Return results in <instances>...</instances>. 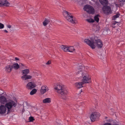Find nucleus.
<instances>
[{"instance_id": "ea45409f", "label": "nucleus", "mask_w": 125, "mask_h": 125, "mask_svg": "<svg viewBox=\"0 0 125 125\" xmlns=\"http://www.w3.org/2000/svg\"><path fill=\"white\" fill-rule=\"evenodd\" d=\"M102 57V56H101V57ZM101 59H102V58H101Z\"/></svg>"}, {"instance_id": "aec40b11", "label": "nucleus", "mask_w": 125, "mask_h": 125, "mask_svg": "<svg viewBox=\"0 0 125 125\" xmlns=\"http://www.w3.org/2000/svg\"><path fill=\"white\" fill-rule=\"evenodd\" d=\"M100 17V15L99 14H97L94 17V21H95L97 23L98 22L99 20V17Z\"/></svg>"}, {"instance_id": "a211bd4d", "label": "nucleus", "mask_w": 125, "mask_h": 125, "mask_svg": "<svg viewBox=\"0 0 125 125\" xmlns=\"http://www.w3.org/2000/svg\"><path fill=\"white\" fill-rule=\"evenodd\" d=\"M83 83L82 82H79L77 83H75V86L77 88H80L82 87L83 86Z\"/></svg>"}, {"instance_id": "72a5a7b5", "label": "nucleus", "mask_w": 125, "mask_h": 125, "mask_svg": "<svg viewBox=\"0 0 125 125\" xmlns=\"http://www.w3.org/2000/svg\"><path fill=\"white\" fill-rule=\"evenodd\" d=\"M117 32L118 31H120V29H117Z\"/></svg>"}, {"instance_id": "4468645a", "label": "nucleus", "mask_w": 125, "mask_h": 125, "mask_svg": "<svg viewBox=\"0 0 125 125\" xmlns=\"http://www.w3.org/2000/svg\"><path fill=\"white\" fill-rule=\"evenodd\" d=\"M10 3L6 0H0V7L9 6Z\"/></svg>"}, {"instance_id": "9b49d317", "label": "nucleus", "mask_w": 125, "mask_h": 125, "mask_svg": "<svg viewBox=\"0 0 125 125\" xmlns=\"http://www.w3.org/2000/svg\"><path fill=\"white\" fill-rule=\"evenodd\" d=\"M36 85L35 83L30 82L27 84L26 87L28 89L31 90L36 87Z\"/></svg>"}, {"instance_id": "bb28decb", "label": "nucleus", "mask_w": 125, "mask_h": 125, "mask_svg": "<svg viewBox=\"0 0 125 125\" xmlns=\"http://www.w3.org/2000/svg\"><path fill=\"white\" fill-rule=\"evenodd\" d=\"M4 25L3 24L1 23H0V29L3 28L4 27Z\"/></svg>"}, {"instance_id": "5701e85b", "label": "nucleus", "mask_w": 125, "mask_h": 125, "mask_svg": "<svg viewBox=\"0 0 125 125\" xmlns=\"http://www.w3.org/2000/svg\"><path fill=\"white\" fill-rule=\"evenodd\" d=\"M37 91V89H33L30 92V94L31 95H33L35 94Z\"/></svg>"}, {"instance_id": "a878e982", "label": "nucleus", "mask_w": 125, "mask_h": 125, "mask_svg": "<svg viewBox=\"0 0 125 125\" xmlns=\"http://www.w3.org/2000/svg\"><path fill=\"white\" fill-rule=\"evenodd\" d=\"M29 122H32L34 120V119L33 117L30 116L29 118Z\"/></svg>"}, {"instance_id": "f257e3e1", "label": "nucleus", "mask_w": 125, "mask_h": 125, "mask_svg": "<svg viewBox=\"0 0 125 125\" xmlns=\"http://www.w3.org/2000/svg\"><path fill=\"white\" fill-rule=\"evenodd\" d=\"M84 67L83 66L76 65V73L80 76H82L83 79L82 82L83 83H87L91 82V78L87 73L83 71Z\"/></svg>"}, {"instance_id": "f8f14e48", "label": "nucleus", "mask_w": 125, "mask_h": 125, "mask_svg": "<svg viewBox=\"0 0 125 125\" xmlns=\"http://www.w3.org/2000/svg\"><path fill=\"white\" fill-rule=\"evenodd\" d=\"M49 90L48 87L46 85H43L41 88L40 92L42 94H43Z\"/></svg>"}, {"instance_id": "2f4dec72", "label": "nucleus", "mask_w": 125, "mask_h": 125, "mask_svg": "<svg viewBox=\"0 0 125 125\" xmlns=\"http://www.w3.org/2000/svg\"><path fill=\"white\" fill-rule=\"evenodd\" d=\"M22 111V113H23L25 111L24 109V106L23 107V109L21 110Z\"/></svg>"}, {"instance_id": "4c0bfd02", "label": "nucleus", "mask_w": 125, "mask_h": 125, "mask_svg": "<svg viewBox=\"0 0 125 125\" xmlns=\"http://www.w3.org/2000/svg\"><path fill=\"white\" fill-rule=\"evenodd\" d=\"M120 1H123L125 2V0H120Z\"/></svg>"}, {"instance_id": "6e6552de", "label": "nucleus", "mask_w": 125, "mask_h": 125, "mask_svg": "<svg viewBox=\"0 0 125 125\" xmlns=\"http://www.w3.org/2000/svg\"><path fill=\"white\" fill-rule=\"evenodd\" d=\"M84 10L86 11L88 13L94 14V13L95 10L94 8L92 6L89 5H85L83 8Z\"/></svg>"}, {"instance_id": "b1692460", "label": "nucleus", "mask_w": 125, "mask_h": 125, "mask_svg": "<svg viewBox=\"0 0 125 125\" xmlns=\"http://www.w3.org/2000/svg\"><path fill=\"white\" fill-rule=\"evenodd\" d=\"M120 15V14H119V13H117L116 15H114L112 17V20H115L116 18H118L119 17Z\"/></svg>"}, {"instance_id": "6ab92c4d", "label": "nucleus", "mask_w": 125, "mask_h": 125, "mask_svg": "<svg viewBox=\"0 0 125 125\" xmlns=\"http://www.w3.org/2000/svg\"><path fill=\"white\" fill-rule=\"evenodd\" d=\"M12 69L14 68L15 70L18 69L20 67V65L17 63H15L13 64L12 65Z\"/></svg>"}, {"instance_id": "c85d7f7f", "label": "nucleus", "mask_w": 125, "mask_h": 125, "mask_svg": "<svg viewBox=\"0 0 125 125\" xmlns=\"http://www.w3.org/2000/svg\"><path fill=\"white\" fill-rule=\"evenodd\" d=\"M51 63V62L50 61H49L46 63V64L48 65L50 64Z\"/></svg>"}, {"instance_id": "4be33fe9", "label": "nucleus", "mask_w": 125, "mask_h": 125, "mask_svg": "<svg viewBox=\"0 0 125 125\" xmlns=\"http://www.w3.org/2000/svg\"><path fill=\"white\" fill-rule=\"evenodd\" d=\"M50 20L48 19H45V20L43 22V25L44 26H45L47 25L50 22Z\"/></svg>"}, {"instance_id": "9d476101", "label": "nucleus", "mask_w": 125, "mask_h": 125, "mask_svg": "<svg viewBox=\"0 0 125 125\" xmlns=\"http://www.w3.org/2000/svg\"><path fill=\"white\" fill-rule=\"evenodd\" d=\"M102 10L104 13L107 14H110L112 12L111 8L109 6H104L102 8Z\"/></svg>"}, {"instance_id": "c756f323", "label": "nucleus", "mask_w": 125, "mask_h": 125, "mask_svg": "<svg viewBox=\"0 0 125 125\" xmlns=\"http://www.w3.org/2000/svg\"><path fill=\"white\" fill-rule=\"evenodd\" d=\"M19 58L17 57H15V60H14L15 61H19Z\"/></svg>"}, {"instance_id": "f704fd0d", "label": "nucleus", "mask_w": 125, "mask_h": 125, "mask_svg": "<svg viewBox=\"0 0 125 125\" xmlns=\"http://www.w3.org/2000/svg\"><path fill=\"white\" fill-rule=\"evenodd\" d=\"M82 102H80V104H77V105H78V106H79V105H81V104H82Z\"/></svg>"}, {"instance_id": "7ed1b4c3", "label": "nucleus", "mask_w": 125, "mask_h": 125, "mask_svg": "<svg viewBox=\"0 0 125 125\" xmlns=\"http://www.w3.org/2000/svg\"><path fill=\"white\" fill-rule=\"evenodd\" d=\"M84 42L92 49H94L95 48V45L98 48H101L103 46L102 42L101 40L99 39L95 40L92 38H90V40L88 39H85Z\"/></svg>"}, {"instance_id": "7c9ffc66", "label": "nucleus", "mask_w": 125, "mask_h": 125, "mask_svg": "<svg viewBox=\"0 0 125 125\" xmlns=\"http://www.w3.org/2000/svg\"><path fill=\"white\" fill-rule=\"evenodd\" d=\"M60 64L61 65V66L62 67H63L64 66V65H63V64L64 63V62H60Z\"/></svg>"}, {"instance_id": "a19ab883", "label": "nucleus", "mask_w": 125, "mask_h": 125, "mask_svg": "<svg viewBox=\"0 0 125 125\" xmlns=\"http://www.w3.org/2000/svg\"><path fill=\"white\" fill-rule=\"evenodd\" d=\"M76 107H77V106H76Z\"/></svg>"}, {"instance_id": "2eb2a0df", "label": "nucleus", "mask_w": 125, "mask_h": 125, "mask_svg": "<svg viewBox=\"0 0 125 125\" xmlns=\"http://www.w3.org/2000/svg\"><path fill=\"white\" fill-rule=\"evenodd\" d=\"M5 71L7 73H10L12 69V67L11 65H8L6 66L5 68Z\"/></svg>"}, {"instance_id": "1a4fd4ad", "label": "nucleus", "mask_w": 125, "mask_h": 125, "mask_svg": "<svg viewBox=\"0 0 125 125\" xmlns=\"http://www.w3.org/2000/svg\"><path fill=\"white\" fill-rule=\"evenodd\" d=\"M100 116V114L98 112H96L93 113L90 116V119L92 122H94L97 120Z\"/></svg>"}, {"instance_id": "f3484780", "label": "nucleus", "mask_w": 125, "mask_h": 125, "mask_svg": "<svg viewBox=\"0 0 125 125\" xmlns=\"http://www.w3.org/2000/svg\"><path fill=\"white\" fill-rule=\"evenodd\" d=\"M51 99L50 98H47L43 99L42 100L43 103L45 104L47 103H50L51 102Z\"/></svg>"}, {"instance_id": "473e14b6", "label": "nucleus", "mask_w": 125, "mask_h": 125, "mask_svg": "<svg viewBox=\"0 0 125 125\" xmlns=\"http://www.w3.org/2000/svg\"><path fill=\"white\" fill-rule=\"evenodd\" d=\"M11 26L10 25H8L7 26V27L9 28H10L11 27Z\"/></svg>"}, {"instance_id": "0eeeda50", "label": "nucleus", "mask_w": 125, "mask_h": 125, "mask_svg": "<svg viewBox=\"0 0 125 125\" xmlns=\"http://www.w3.org/2000/svg\"><path fill=\"white\" fill-rule=\"evenodd\" d=\"M22 76L21 77V78L23 80H26L28 79H31L32 77L30 75H27V74L29 72L28 69H25L22 71Z\"/></svg>"}, {"instance_id": "f03ea898", "label": "nucleus", "mask_w": 125, "mask_h": 125, "mask_svg": "<svg viewBox=\"0 0 125 125\" xmlns=\"http://www.w3.org/2000/svg\"><path fill=\"white\" fill-rule=\"evenodd\" d=\"M54 88L56 92L62 95L63 99L65 100L68 99V97L67 95L68 91L63 85L58 83H55L54 86Z\"/></svg>"}, {"instance_id": "20e7f679", "label": "nucleus", "mask_w": 125, "mask_h": 125, "mask_svg": "<svg viewBox=\"0 0 125 125\" xmlns=\"http://www.w3.org/2000/svg\"><path fill=\"white\" fill-rule=\"evenodd\" d=\"M17 105V104L16 102L12 100H10L7 103L5 106L7 109V114L13 112L14 110L12 109V108L15 107Z\"/></svg>"}, {"instance_id": "39448f33", "label": "nucleus", "mask_w": 125, "mask_h": 125, "mask_svg": "<svg viewBox=\"0 0 125 125\" xmlns=\"http://www.w3.org/2000/svg\"><path fill=\"white\" fill-rule=\"evenodd\" d=\"M63 14L65 18L68 21L72 23H76V20L71 14L67 11L64 10L63 12Z\"/></svg>"}, {"instance_id": "e433bc0d", "label": "nucleus", "mask_w": 125, "mask_h": 125, "mask_svg": "<svg viewBox=\"0 0 125 125\" xmlns=\"http://www.w3.org/2000/svg\"><path fill=\"white\" fill-rule=\"evenodd\" d=\"M4 31L6 33H7L8 32V31L6 30H4Z\"/></svg>"}, {"instance_id": "412c9836", "label": "nucleus", "mask_w": 125, "mask_h": 125, "mask_svg": "<svg viewBox=\"0 0 125 125\" xmlns=\"http://www.w3.org/2000/svg\"><path fill=\"white\" fill-rule=\"evenodd\" d=\"M100 2L103 5H106L108 3L107 0H99Z\"/></svg>"}, {"instance_id": "58836bf2", "label": "nucleus", "mask_w": 125, "mask_h": 125, "mask_svg": "<svg viewBox=\"0 0 125 125\" xmlns=\"http://www.w3.org/2000/svg\"><path fill=\"white\" fill-rule=\"evenodd\" d=\"M91 0L93 1H94V2H95V0Z\"/></svg>"}, {"instance_id": "ddd939ff", "label": "nucleus", "mask_w": 125, "mask_h": 125, "mask_svg": "<svg viewBox=\"0 0 125 125\" xmlns=\"http://www.w3.org/2000/svg\"><path fill=\"white\" fill-rule=\"evenodd\" d=\"M7 112V108L5 105H1L0 106V114H4Z\"/></svg>"}, {"instance_id": "423d86ee", "label": "nucleus", "mask_w": 125, "mask_h": 125, "mask_svg": "<svg viewBox=\"0 0 125 125\" xmlns=\"http://www.w3.org/2000/svg\"><path fill=\"white\" fill-rule=\"evenodd\" d=\"M61 48L65 52H73L75 51V49L73 46H65L62 45L61 46Z\"/></svg>"}, {"instance_id": "cd10ccee", "label": "nucleus", "mask_w": 125, "mask_h": 125, "mask_svg": "<svg viewBox=\"0 0 125 125\" xmlns=\"http://www.w3.org/2000/svg\"><path fill=\"white\" fill-rule=\"evenodd\" d=\"M20 66H21L23 67H24V68H27V67L26 66V65L22 64V63H21L20 64Z\"/></svg>"}, {"instance_id": "c9c22d12", "label": "nucleus", "mask_w": 125, "mask_h": 125, "mask_svg": "<svg viewBox=\"0 0 125 125\" xmlns=\"http://www.w3.org/2000/svg\"><path fill=\"white\" fill-rule=\"evenodd\" d=\"M95 68L94 67H92V69L93 70H95Z\"/></svg>"}, {"instance_id": "393cba45", "label": "nucleus", "mask_w": 125, "mask_h": 125, "mask_svg": "<svg viewBox=\"0 0 125 125\" xmlns=\"http://www.w3.org/2000/svg\"><path fill=\"white\" fill-rule=\"evenodd\" d=\"M86 20L89 23H93L94 22V20L92 18L87 19H86Z\"/></svg>"}, {"instance_id": "dca6fc26", "label": "nucleus", "mask_w": 125, "mask_h": 125, "mask_svg": "<svg viewBox=\"0 0 125 125\" xmlns=\"http://www.w3.org/2000/svg\"><path fill=\"white\" fill-rule=\"evenodd\" d=\"M7 102L6 97L3 96H0V103L3 104H5Z\"/></svg>"}]
</instances>
